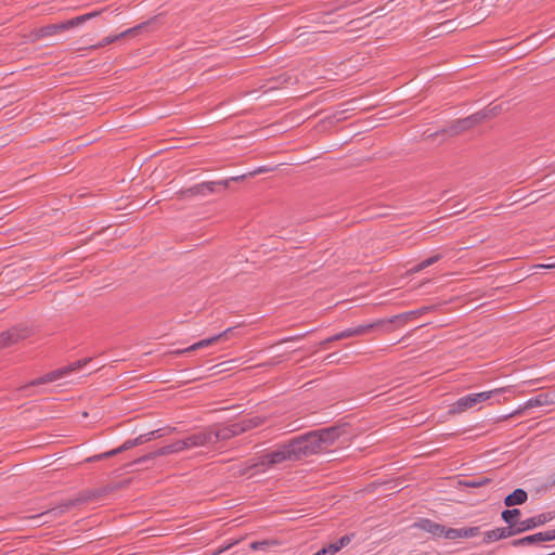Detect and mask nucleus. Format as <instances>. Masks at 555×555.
<instances>
[{
  "label": "nucleus",
  "instance_id": "29",
  "mask_svg": "<svg viewBox=\"0 0 555 555\" xmlns=\"http://www.w3.org/2000/svg\"><path fill=\"white\" fill-rule=\"evenodd\" d=\"M489 482H490V480L488 478L479 477V478H475V479L466 481L465 486L470 487V488H479V487L486 486Z\"/></svg>",
  "mask_w": 555,
  "mask_h": 555
},
{
  "label": "nucleus",
  "instance_id": "25",
  "mask_svg": "<svg viewBox=\"0 0 555 555\" xmlns=\"http://www.w3.org/2000/svg\"><path fill=\"white\" fill-rule=\"evenodd\" d=\"M162 429L153 430L147 434L140 435L135 438L138 446H141L147 441H151L152 439L162 437Z\"/></svg>",
  "mask_w": 555,
  "mask_h": 555
},
{
  "label": "nucleus",
  "instance_id": "19",
  "mask_svg": "<svg viewBox=\"0 0 555 555\" xmlns=\"http://www.w3.org/2000/svg\"><path fill=\"white\" fill-rule=\"evenodd\" d=\"M480 533V527H464V528H449L447 532V539H467L476 537Z\"/></svg>",
  "mask_w": 555,
  "mask_h": 555
},
{
  "label": "nucleus",
  "instance_id": "10",
  "mask_svg": "<svg viewBox=\"0 0 555 555\" xmlns=\"http://www.w3.org/2000/svg\"><path fill=\"white\" fill-rule=\"evenodd\" d=\"M554 540H555V529L544 531V532H538V533L527 535V537H524L520 539H515V540L511 541V545L514 547H519V546L533 545V544H538L541 542H548V541H554Z\"/></svg>",
  "mask_w": 555,
  "mask_h": 555
},
{
  "label": "nucleus",
  "instance_id": "34",
  "mask_svg": "<svg viewBox=\"0 0 555 555\" xmlns=\"http://www.w3.org/2000/svg\"><path fill=\"white\" fill-rule=\"evenodd\" d=\"M402 317H403V319H404L406 322H409L410 320H413V319H415V318H417V317H420V315H418L417 310H412V311L403 312V313H402Z\"/></svg>",
  "mask_w": 555,
  "mask_h": 555
},
{
  "label": "nucleus",
  "instance_id": "1",
  "mask_svg": "<svg viewBox=\"0 0 555 555\" xmlns=\"http://www.w3.org/2000/svg\"><path fill=\"white\" fill-rule=\"evenodd\" d=\"M345 431V425H333L296 436L280 444L275 450L267 452L266 463L270 467H274L286 461H301L325 452Z\"/></svg>",
  "mask_w": 555,
  "mask_h": 555
},
{
  "label": "nucleus",
  "instance_id": "21",
  "mask_svg": "<svg viewBox=\"0 0 555 555\" xmlns=\"http://www.w3.org/2000/svg\"><path fill=\"white\" fill-rule=\"evenodd\" d=\"M521 512L518 508H506L501 513V518L507 524L508 528L517 529L520 520Z\"/></svg>",
  "mask_w": 555,
  "mask_h": 555
},
{
  "label": "nucleus",
  "instance_id": "20",
  "mask_svg": "<svg viewBox=\"0 0 555 555\" xmlns=\"http://www.w3.org/2000/svg\"><path fill=\"white\" fill-rule=\"evenodd\" d=\"M209 429H210V434L212 436L211 437L212 446L219 441H225V440L233 438L230 425H225V426L214 425V426H209Z\"/></svg>",
  "mask_w": 555,
  "mask_h": 555
},
{
  "label": "nucleus",
  "instance_id": "38",
  "mask_svg": "<svg viewBox=\"0 0 555 555\" xmlns=\"http://www.w3.org/2000/svg\"><path fill=\"white\" fill-rule=\"evenodd\" d=\"M236 543H237V541H234V542H232V543H229V544H227L225 546H223L222 548H220L217 553H218V554H219V553H222L223 551L229 550L230 547H232V546H233L234 544H236Z\"/></svg>",
  "mask_w": 555,
  "mask_h": 555
},
{
  "label": "nucleus",
  "instance_id": "28",
  "mask_svg": "<svg viewBox=\"0 0 555 555\" xmlns=\"http://www.w3.org/2000/svg\"><path fill=\"white\" fill-rule=\"evenodd\" d=\"M271 544H276V542L268 541V540L254 541L248 544V547H249V550H253V551H258V550L263 551V550H267L269 547V545H271Z\"/></svg>",
  "mask_w": 555,
  "mask_h": 555
},
{
  "label": "nucleus",
  "instance_id": "17",
  "mask_svg": "<svg viewBox=\"0 0 555 555\" xmlns=\"http://www.w3.org/2000/svg\"><path fill=\"white\" fill-rule=\"evenodd\" d=\"M483 118H486V114H481V112L479 113H476L474 115H470L466 118H463V119H459L456 120L452 127H451V131L455 134L460 133V132H463L469 128H472L473 126L477 125L478 122H480Z\"/></svg>",
  "mask_w": 555,
  "mask_h": 555
},
{
  "label": "nucleus",
  "instance_id": "16",
  "mask_svg": "<svg viewBox=\"0 0 555 555\" xmlns=\"http://www.w3.org/2000/svg\"><path fill=\"white\" fill-rule=\"evenodd\" d=\"M415 526L423 531H426L434 537H444L447 538L448 529L446 526L438 524L431 519L428 518H422L418 522L415 524Z\"/></svg>",
  "mask_w": 555,
  "mask_h": 555
},
{
  "label": "nucleus",
  "instance_id": "6",
  "mask_svg": "<svg viewBox=\"0 0 555 555\" xmlns=\"http://www.w3.org/2000/svg\"><path fill=\"white\" fill-rule=\"evenodd\" d=\"M90 501H95L93 495L91 494V489L80 492L79 495L75 500L66 501V502L60 504L59 506L50 508V509L35 516V518L50 517L51 519H55V518L63 516L76 504L87 503Z\"/></svg>",
  "mask_w": 555,
  "mask_h": 555
},
{
  "label": "nucleus",
  "instance_id": "11",
  "mask_svg": "<svg viewBox=\"0 0 555 555\" xmlns=\"http://www.w3.org/2000/svg\"><path fill=\"white\" fill-rule=\"evenodd\" d=\"M554 518L555 512H545L533 517L527 518L519 524V527L517 528L518 533L520 534L522 532L533 530L553 520Z\"/></svg>",
  "mask_w": 555,
  "mask_h": 555
},
{
  "label": "nucleus",
  "instance_id": "26",
  "mask_svg": "<svg viewBox=\"0 0 555 555\" xmlns=\"http://www.w3.org/2000/svg\"><path fill=\"white\" fill-rule=\"evenodd\" d=\"M137 446H138V443H137L135 438L134 439H128L120 447L111 450V454L117 455V454H119V453H121L124 451L130 450V449H132V448H134Z\"/></svg>",
  "mask_w": 555,
  "mask_h": 555
},
{
  "label": "nucleus",
  "instance_id": "12",
  "mask_svg": "<svg viewBox=\"0 0 555 555\" xmlns=\"http://www.w3.org/2000/svg\"><path fill=\"white\" fill-rule=\"evenodd\" d=\"M29 335V331L20 327H12L7 332L0 334V348L10 347L20 340L27 338Z\"/></svg>",
  "mask_w": 555,
  "mask_h": 555
},
{
  "label": "nucleus",
  "instance_id": "2",
  "mask_svg": "<svg viewBox=\"0 0 555 555\" xmlns=\"http://www.w3.org/2000/svg\"><path fill=\"white\" fill-rule=\"evenodd\" d=\"M406 323V321L403 319L402 313L392 315L389 319H379L375 322L358 325L354 327L347 328L345 331H341L338 334H335L323 341L320 343V346L322 348H327V346L337 340L347 339L354 336H362L365 335L372 331H382V332H391L396 327L402 326Z\"/></svg>",
  "mask_w": 555,
  "mask_h": 555
},
{
  "label": "nucleus",
  "instance_id": "33",
  "mask_svg": "<svg viewBox=\"0 0 555 555\" xmlns=\"http://www.w3.org/2000/svg\"><path fill=\"white\" fill-rule=\"evenodd\" d=\"M441 258H442V256L440 254L434 255V256L423 260V266L430 267V266L435 264L436 262H438Z\"/></svg>",
  "mask_w": 555,
  "mask_h": 555
},
{
  "label": "nucleus",
  "instance_id": "30",
  "mask_svg": "<svg viewBox=\"0 0 555 555\" xmlns=\"http://www.w3.org/2000/svg\"><path fill=\"white\" fill-rule=\"evenodd\" d=\"M351 542V537L348 534H345L339 538V540L335 543H332L331 545L334 547H337V552L341 550L343 547L347 546Z\"/></svg>",
  "mask_w": 555,
  "mask_h": 555
},
{
  "label": "nucleus",
  "instance_id": "22",
  "mask_svg": "<svg viewBox=\"0 0 555 555\" xmlns=\"http://www.w3.org/2000/svg\"><path fill=\"white\" fill-rule=\"evenodd\" d=\"M527 500L528 493L524 489L518 488L504 498V505L506 507H513L526 503Z\"/></svg>",
  "mask_w": 555,
  "mask_h": 555
},
{
  "label": "nucleus",
  "instance_id": "9",
  "mask_svg": "<svg viewBox=\"0 0 555 555\" xmlns=\"http://www.w3.org/2000/svg\"><path fill=\"white\" fill-rule=\"evenodd\" d=\"M211 434L209 427H205L202 430L195 431L188 437L181 439L183 449L189 450L198 447L212 446Z\"/></svg>",
  "mask_w": 555,
  "mask_h": 555
},
{
  "label": "nucleus",
  "instance_id": "37",
  "mask_svg": "<svg viewBox=\"0 0 555 555\" xmlns=\"http://www.w3.org/2000/svg\"><path fill=\"white\" fill-rule=\"evenodd\" d=\"M431 309H433V307H423V308H420V309H417L418 315L425 314V313H427L428 311H430Z\"/></svg>",
  "mask_w": 555,
  "mask_h": 555
},
{
  "label": "nucleus",
  "instance_id": "14",
  "mask_svg": "<svg viewBox=\"0 0 555 555\" xmlns=\"http://www.w3.org/2000/svg\"><path fill=\"white\" fill-rule=\"evenodd\" d=\"M232 330H233L232 327H229L225 331H223L222 333H220L214 337L202 339L188 348L176 350L173 353L175 354H184V353H190L192 351H196L204 347L211 346V345L216 344L217 341H219L221 338H223V337L225 338L228 336V334L232 332Z\"/></svg>",
  "mask_w": 555,
  "mask_h": 555
},
{
  "label": "nucleus",
  "instance_id": "35",
  "mask_svg": "<svg viewBox=\"0 0 555 555\" xmlns=\"http://www.w3.org/2000/svg\"><path fill=\"white\" fill-rule=\"evenodd\" d=\"M305 335H306V334L297 335V336H292V337H287V338L282 339L280 343H286V341L298 340V339L302 338Z\"/></svg>",
  "mask_w": 555,
  "mask_h": 555
},
{
  "label": "nucleus",
  "instance_id": "40",
  "mask_svg": "<svg viewBox=\"0 0 555 555\" xmlns=\"http://www.w3.org/2000/svg\"><path fill=\"white\" fill-rule=\"evenodd\" d=\"M267 171H268V169H267V168H262V167H261V168H258L257 170H255L254 172H250L249 175H250V176H254V175H256V173H261V172H267Z\"/></svg>",
  "mask_w": 555,
  "mask_h": 555
},
{
  "label": "nucleus",
  "instance_id": "32",
  "mask_svg": "<svg viewBox=\"0 0 555 555\" xmlns=\"http://www.w3.org/2000/svg\"><path fill=\"white\" fill-rule=\"evenodd\" d=\"M230 427H231V431H232V436L235 437V436H238L243 433H245V430H243V424L242 422H236V423H233V424H230Z\"/></svg>",
  "mask_w": 555,
  "mask_h": 555
},
{
  "label": "nucleus",
  "instance_id": "7",
  "mask_svg": "<svg viewBox=\"0 0 555 555\" xmlns=\"http://www.w3.org/2000/svg\"><path fill=\"white\" fill-rule=\"evenodd\" d=\"M89 361H90V359H82V360L75 361L69 365H66V366H63L55 371L49 372L46 375L31 380L30 385L38 386V385L55 382L60 378L65 377L66 375H68L72 372H76V371L80 370Z\"/></svg>",
  "mask_w": 555,
  "mask_h": 555
},
{
  "label": "nucleus",
  "instance_id": "18",
  "mask_svg": "<svg viewBox=\"0 0 555 555\" xmlns=\"http://www.w3.org/2000/svg\"><path fill=\"white\" fill-rule=\"evenodd\" d=\"M517 534H519L517 529H512L508 527L495 528L485 533L483 543L488 544L490 542L499 541Z\"/></svg>",
  "mask_w": 555,
  "mask_h": 555
},
{
  "label": "nucleus",
  "instance_id": "3",
  "mask_svg": "<svg viewBox=\"0 0 555 555\" xmlns=\"http://www.w3.org/2000/svg\"><path fill=\"white\" fill-rule=\"evenodd\" d=\"M245 177V175H242L219 181H206L197 183L191 188L180 190L178 192V196L179 198H191L195 196L204 197L207 196L208 194L218 193L221 190H227L230 186L231 181H241Z\"/></svg>",
  "mask_w": 555,
  "mask_h": 555
},
{
  "label": "nucleus",
  "instance_id": "4",
  "mask_svg": "<svg viewBox=\"0 0 555 555\" xmlns=\"http://www.w3.org/2000/svg\"><path fill=\"white\" fill-rule=\"evenodd\" d=\"M506 388H496L489 391H482L478 393H469L457 399L449 410V414H460L465 412L468 409L476 406L477 404L485 402L491 398H494L498 395L505 392Z\"/></svg>",
  "mask_w": 555,
  "mask_h": 555
},
{
  "label": "nucleus",
  "instance_id": "39",
  "mask_svg": "<svg viewBox=\"0 0 555 555\" xmlns=\"http://www.w3.org/2000/svg\"><path fill=\"white\" fill-rule=\"evenodd\" d=\"M496 111H498V106H494L492 108H490L488 111V113H485L486 114V117L490 116V115H495L496 114Z\"/></svg>",
  "mask_w": 555,
  "mask_h": 555
},
{
  "label": "nucleus",
  "instance_id": "41",
  "mask_svg": "<svg viewBox=\"0 0 555 555\" xmlns=\"http://www.w3.org/2000/svg\"><path fill=\"white\" fill-rule=\"evenodd\" d=\"M540 267L544 268V269H553V268H555V262H550L547 264H541Z\"/></svg>",
  "mask_w": 555,
  "mask_h": 555
},
{
  "label": "nucleus",
  "instance_id": "24",
  "mask_svg": "<svg viewBox=\"0 0 555 555\" xmlns=\"http://www.w3.org/2000/svg\"><path fill=\"white\" fill-rule=\"evenodd\" d=\"M267 421V417L264 416H253V417H248V418H244L242 420V424H243V430L248 431V430H251L256 427H259L261 425H263Z\"/></svg>",
  "mask_w": 555,
  "mask_h": 555
},
{
  "label": "nucleus",
  "instance_id": "36",
  "mask_svg": "<svg viewBox=\"0 0 555 555\" xmlns=\"http://www.w3.org/2000/svg\"><path fill=\"white\" fill-rule=\"evenodd\" d=\"M426 268H427L426 266H423V261H421L420 263H417V264L412 269V271H414V272H420V271H422V270H424V269H426Z\"/></svg>",
  "mask_w": 555,
  "mask_h": 555
},
{
  "label": "nucleus",
  "instance_id": "8",
  "mask_svg": "<svg viewBox=\"0 0 555 555\" xmlns=\"http://www.w3.org/2000/svg\"><path fill=\"white\" fill-rule=\"evenodd\" d=\"M181 451H184L182 440H176L172 443L166 444L162 448H158L155 451H152L143 456L138 457L134 460L129 466H144L147 462L154 460L158 456H166L173 453H179Z\"/></svg>",
  "mask_w": 555,
  "mask_h": 555
},
{
  "label": "nucleus",
  "instance_id": "5",
  "mask_svg": "<svg viewBox=\"0 0 555 555\" xmlns=\"http://www.w3.org/2000/svg\"><path fill=\"white\" fill-rule=\"evenodd\" d=\"M100 13H101V11H93V12H90L87 14L76 16L68 21L42 26L41 28L38 29V36L39 37H50V36L56 35L59 33L66 31L68 29H72L74 27L82 25L87 21H90L91 18L100 15Z\"/></svg>",
  "mask_w": 555,
  "mask_h": 555
},
{
  "label": "nucleus",
  "instance_id": "31",
  "mask_svg": "<svg viewBox=\"0 0 555 555\" xmlns=\"http://www.w3.org/2000/svg\"><path fill=\"white\" fill-rule=\"evenodd\" d=\"M112 456H115V454H111V451H107V452H104V453H101V454H96V455L90 456V457H88L86 460V462L93 463V462H98V461H101V460H104V459H108V457H112Z\"/></svg>",
  "mask_w": 555,
  "mask_h": 555
},
{
  "label": "nucleus",
  "instance_id": "23",
  "mask_svg": "<svg viewBox=\"0 0 555 555\" xmlns=\"http://www.w3.org/2000/svg\"><path fill=\"white\" fill-rule=\"evenodd\" d=\"M267 455L262 454L258 459H251L247 462L246 472L255 470L256 473L266 472L268 468H271L269 464L266 463Z\"/></svg>",
  "mask_w": 555,
  "mask_h": 555
},
{
  "label": "nucleus",
  "instance_id": "13",
  "mask_svg": "<svg viewBox=\"0 0 555 555\" xmlns=\"http://www.w3.org/2000/svg\"><path fill=\"white\" fill-rule=\"evenodd\" d=\"M155 21H156V18L154 17L147 22L139 24L138 26H135L133 28L127 29V30L120 33L119 35L104 37L98 44L92 46V49H99V48L106 47V46L117 41L119 38H124L130 34H137L139 30L144 29L149 25L155 23Z\"/></svg>",
  "mask_w": 555,
  "mask_h": 555
},
{
  "label": "nucleus",
  "instance_id": "15",
  "mask_svg": "<svg viewBox=\"0 0 555 555\" xmlns=\"http://www.w3.org/2000/svg\"><path fill=\"white\" fill-rule=\"evenodd\" d=\"M555 404V389L541 392L526 401L524 409Z\"/></svg>",
  "mask_w": 555,
  "mask_h": 555
},
{
  "label": "nucleus",
  "instance_id": "27",
  "mask_svg": "<svg viewBox=\"0 0 555 555\" xmlns=\"http://www.w3.org/2000/svg\"><path fill=\"white\" fill-rule=\"evenodd\" d=\"M113 490H114L113 487L104 486L101 488L91 489V494L93 495L94 500H99V499L109 494L111 492H113Z\"/></svg>",
  "mask_w": 555,
  "mask_h": 555
}]
</instances>
